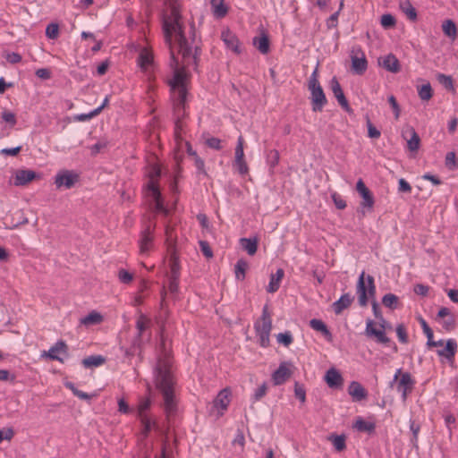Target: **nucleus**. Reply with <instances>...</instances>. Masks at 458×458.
Wrapping results in <instances>:
<instances>
[{"label":"nucleus","instance_id":"obj_62","mask_svg":"<svg viewBox=\"0 0 458 458\" xmlns=\"http://www.w3.org/2000/svg\"><path fill=\"white\" fill-rule=\"evenodd\" d=\"M267 394V384L263 383L253 394V400L259 401Z\"/></svg>","mask_w":458,"mask_h":458},{"label":"nucleus","instance_id":"obj_12","mask_svg":"<svg viewBox=\"0 0 458 458\" xmlns=\"http://www.w3.org/2000/svg\"><path fill=\"white\" fill-rule=\"evenodd\" d=\"M310 91V99L312 104V111L320 112L327 104V98L322 87H317Z\"/></svg>","mask_w":458,"mask_h":458},{"label":"nucleus","instance_id":"obj_43","mask_svg":"<svg viewBox=\"0 0 458 458\" xmlns=\"http://www.w3.org/2000/svg\"><path fill=\"white\" fill-rule=\"evenodd\" d=\"M410 429L412 433V437L411 439V442L414 447H418V436L420 429V426L419 424H416L415 421L410 422Z\"/></svg>","mask_w":458,"mask_h":458},{"label":"nucleus","instance_id":"obj_33","mask_svg":"<svg viewBox=\"0 0 458 458\" xmlns=\"http://www.w3.org/2000/svg\"><path fill=\"white\" fill-rule=\"evenodd\" d=\"M414 385V380L411 378V376L409 372H404L402 374L400 380L397 385V390H412Z\"/></svg>","mask_w":458,"mask_h":458},{"label":"nucleus","instance_id":"obj_63","mask_svg":"<svg viewBox=\"0 0 458 458\" xmlns=\"http://www.w3.org/2000/svg\"><path fill=\"white\" fill-rule=\"evenodd\" d=\"M14 436V431L13 428H3L0 429V443L3 440H11Z\"/></svg>","mask_w":458,"mask_h":458},{"label":"nucleus","instance_id":"obj_53","mask_svg":"<svg viewBox=\"0 0 458 458\" xmlns=\"http://www.w3.org/2000/svg\"><path fill=\"white\" fill-rule=\"evenodd\" d=\"M445 165L449 169H454L458 166L456 162V155L454 151L448 152L445 156Z\"/></svg>","mask_w":458,"mask_h":458},{"label":"nucleus","instance_id":"obj_14","mask_svg":"<svg viewBox=\"0 0 458 458\" xmlns=\"http://www.w3.org/2000/svg\"><path fill=\"white\" fill-rule=\"evenodd\" d=\"M330 87L335 98L337 99L338 104L345 110L350 111L349 103L344 94L342 87L335 77H334L330 81Z\"/></svg>","mask_w":458,"mask_h":458},{"label":"nucleus","instance_id":"obj_8","mask_svg":"<svg viewBox=\"0 0 458 458\" xmlns=\"http://www.w3.org/2000/svg\"><path fill=\"white\" fill-rule=\"evenodd\" d=\"M381 327H384L383 326ZM365 334L369 337L374 336L376 338V341L379 344L388 345L390 343V339L386 336L384 329L376 328L375 323L371 319H367L366 321Z\"/></svg>","mask_w":458,"mask_h":458},{"label":"nucleus","instance_id":"obj_36","mask_svg":"<svg viewBox=\"0 0 458 458\" xmlns=\"http://www.w3.org/2000/svg\"><path fill=\"white\" fill-rule=\"evenodd\" d=\"M443 32L452 39L457 36V28L452 20H445L442 24Z\"/></svg>","mask_w":458,"mask_h":458},{"label":"nucleus","instance_id":"obj_4","mask_svg":"<svg viewBox=\"0 0 458 458\" xmlns=\"http://www.w3.org/2000/svg\"><path fill=\"white\" fill-rule=\"evenodd\" d=\"M356 292L359 305L360 307H366L369 299H374L376 295V285L373 276L370 275L365 276V272L362 271L357 282Z\"/></svg>","mask_w":458,"mask_h":458},{"label":"nucleus","instance_id":"obj_54","mask_svg":"<svg viewBox=\"0 0 458 458\" xmlns=\"http://www.w3.org/2000/svg\"><path fill=\"white\" fill-rule=\"evenodd\" d=\"M294 394L296 398H298L301 403H305L306 401V391L303 386L300 385L298 382L294 385Z\"/></svg>","mask_w":458,"mask_h":458},{"label":"nucleus","instance_id":"obj_22","mask_svg":"<svg viewBox=\"0 0 458 458\" xmlns=\"http://www.w3.org/2000/svg\"><path fill=\"white\" fill-rule=\"evenodd\" d=\"M353 301V297L350 293L343 294L336 301H335L332 305L334 312L336 315H339L343 312L344 310L347 309L351 306Z\"/></svg>","mask_w":458,"mask_h":458},{"label":"nucleus","instance_id":"obj_24","mask_svg":"<svg viewBox=\"0 0 458 458\" xmlns=\"http://www.w3.org/2000/svg\"><path fill=\"white\" fill-rule=\"evenodd\" d=\"M36 177V173L31 170H18L15 178L14 184L17 186L25 185L28 182L34 180Z\"/></svg>","mask_w":458,"mask_h":458},{"label":"nucleus","instance_id":"obj_25","mask_svg":"<svg viewBox=\"0 0 458 458\" xmlns=\"http://www.w3.org/2000/svg\"><path fill=\"white\" fill-rule=\"evenodd\" d=\"M210 5L214 16L217 19L224 18L228 13V7L225 0H211Z\"/></svg>","mask_w":458,"mask_h":458},{"label":"nucleus","instance_id":"obj_17","mask_svg":"<svg viewBox=\"0 0 458 458\" xmlns=\"http://www.w3.org/2000/svg\"><path fill=\"white\" fill-rule=\"evenodd\" d=\"M348 394L355 402H360L366 399L368 393L366 389L357 381H352L348 386Z\"/></svg>","mask_w":458,"mask_h":458},{"label":"nucleus","instance_id":"obj_6","mask_svg":"<svg viewBox=\"0 0 458 458\" xmlns=\"http://www.w3.org/2000/svg\"><path fill=\"white\" fill-rule=\"evenodd\" d=\"M80 174L74 170H60L55 176V187L58 190H69L75 186V184L80 181Z\"/></svg>","mask_w":458,"mask_h":458},{"label":"nucleus","instance_id":"obj_40","mask_svg":"<svg viewBox=\"0 0 458 458\" xmlns=\"http://www.w3.org/2000/svg\"><path fill=\"white\" fill-rule=\"evenodd\" d=\"M331 440L336 451L341 452L346 448L344 436H334L331 437Z\"/></svg>","mask_w":458,"mask_h":458},{"label":"nucleus","instance_id":"obj_13","mask_svg":"<svg viewBox=\"0 0 458 458\" xmlns=\"http://www.w3.org/2000/svg\"><path fill=\"white\" fill-rule=\"evenodd\" d=\"M221 38L224 41L226 47L232 50L233 53L239 55L241 53L240 42L234 33L229 30H223L221 33Z\"/></svg>","mask_w":458,"mask_h":458},{"label":"nucleus","instance_id":"obj_45","mask_svg":"<svg viewBox=\"0 0 458 458\" xmlns=\"http://www.w3.org/2000/svg\"><path fill=\"white\" fill-rule=\"evenodd\" d=\"M395 22L394 17L390 13H386L381 16L380 23L385 29L394 27Z\"/></svg>","mask_w":458,"mask_h":458},{"label":"nucleus","instance_id":"obj_28","mask_svg":"<svg viewBox=\"0 0 458 458\" xmlns=\"http://www.w3.org/2000/svg\"><path fill=\"white\" fill-rule=\"evenodd\" d=\"M400 9L407 18L412 21L417 20V12L413 7L412 4L410 0H401L399 4Z\"/></svg>","mask_w":458,"mask_h":458},{"label":"nucleus","instance_id":"obj_56","mask_svg":"<svg viewBox=\"0 0 458 458\" xmlns=\"http://www.w3.org/2000/svg\"><path fill=\"white\" fill-rule=\"evenodd\" d=\"M199 248H200V250L202 252V254L207 258V259H211L213 258V251L208 244V242L206 241H199Z\"/></svg>","mask_w":458,"mask_h":458},{"label":"nucleus","instance_id":"obj_47","mask_svg":"<svg viewBox=\"0 0 458 458\" xmlns=\"http://www.w3.org/2000/svg\"><path fill=\"white\" fill-rule=\"evenodd\" d=\"M149 193H150V196L152 197L153 200L155 201L156 209L157 211H159V212L167 213V210L164 207V203H163L162 195H161L160 191L158 190V196L155 195L152 192H149Z\"/></svg>","mask_w":458,"mask_h":458},{"label":"nucleus","instance_id":"obj_15","mask_svg":"<svg viewBox=\"0 0 458 458\" xmlns=\"http://www.w3.org/2000/svg\"><path fill=\"white\" fill-rule=\"evenodd\" d=\"M231 391L228 388L222 389L214 400V407L220 409L219 415H223L224 411L227 410V407L231 402L230 399Z\"/></svg>","mask_w":458,"mask_h":458},{"label":"nucleus","instance_id":"obj_35","mask_svg":"<svg viewBox=\"0 0 458 458\" xmlns=\"http://www.w3.org/2000/svg\"><path fill=\"white\" fill-rule=\"evenodd\" d=\"M253 44L261 54H267L269 51V39L267 35L254 38Z\"/></svg>","mask_w":458,"mask_h":458},{"label":"nucleus","instance_id":"obj_52","mask_svg":"<svg viewBox=\"0 0 458 458\" xmlns=\"http://www.w3.org/2000/svg\"><path fill=\"white\" fill-rule=\"evenodd\" d=\"M151 401L149 398L141 399L138 407L139 417H141L142 415H147L146 411L149 409Z\"/></svg>","mask_w":458,"mask_h":458},{"label":"nucleus","instance_id":"obj_23","mask_svg":"<svg viewBox=\"0 0 458 458\" xmlns=\"http://www.w3.org/2000/svg\"><path fill=\"white\" fill-rule=\"evenodd\" d=\"M153 64V54L148 47H143L138 57V64L141 70L147 71Z\"/></svg>","mask_w":458,"mask_h":458},{"label":"nucleus","instance_id":"obj_9","mask_svg":"<svg viewBox=\"0 0 458 458\" xmlns=\"http://www.w3.org/2000/svg\"><path fill=\"white\" fill-rule=\"evenodd\" d=\"M351 60L352 72L358 75H362L368 68V61L365 54L360 49H358L356 54H354L353 50Z\"/></svg>","mask_w":458,"mask_h":458},{"label":"nucleus","instance_id":"obj_44","mask_svg":"<svg viewBox=\"0 0 458 458\" xmlns=\"http://www.w3.org/2000/svg\"><path fill=\"white\" fill-rule=\"evenodd\" d=\"M243 144L244 140L242 136H240L237 140V145L235 148V159L234 161H241V159H244V151H243Z\"/></svg>","mask_w":458,"mask_h":458},{"label":"nucleus","instance_id":"obj_58","mask_svg":"<svg viewBox=\"0 0 458 458\" xmlns=\"http://www.w3.org/2000/svg\"><path fill=\"white\" fill-rule=\"evenodd\" d=\"M396 335L401 343L406 344L408 342L407 333L405 327L403 325L397 326Z\"/></svg>","mask_w":458,"mask_h":458},{"label":"nucleus","instance_id":"obj_38","mask_svg":"<svg viewBox=\"0 0 458 458\" xmlns=\"http://www.w3.org/2000/svg\"><path fill=\"white\" fill-rule=\"evenodd\" d=\"M418 94L421 100H429L433 95L430 84L427 83L418 88Z\"/></svg>","mask_w":458,"mask_h":458},{"label":"nucleus","instance_id":"obj_46","mask_svg":"<svg viewBox=\"0 0 458 458\" xmlns=\"http://www.w3.org/2000/svg\"><path fill=\"white\" fill-rule=\"evenodd\" d=\"M232 444L234 446L239 445L240 451L241 452L243 451L244 445H245V437H244V434H243L242 430H241V429L237 430L236 435H235Z\"/></svg>","mask_w":458,"mask_h":458},{"label":"nucleus","instance_id":"obj_31","mask_svg":"<svg viewBox=\"0 0 458 458\" xmlns=\"http://www.w3.org/2000/svg\"><path fill=\"white\" fill-rule=\"evenodd\" d=\"M353 428L360 432L372 433V432H374V430L376 428V425L374 422L367 421V420H363L362 418H359L355 421Z\"/></svg>","mask_w":458,"mask_h":458},{"label":"nucleus","instance_id":"obj_32","mask_svg":"<svg viewBox=\"0 0 458 458\" xmlns=\"http://www.w3.org/2000/svg\"><path fill=\"white\" fill-rule=\"evenodd\" d=\"M310 326L312 329L323 334L327 338H331L332 334L328 330L327 325L320 319L313 318L310 321Z\"/></svg>","mask_w":458,"mask_h":458},{"label":"nucleus","instance_id":"obj_39","mask_svg":"<svg viewBox=\"0 0 458 458\" xmlns=\"http://www.w3.org/2000/svg\"><path fill=\"white\" fill-rule=\"evenodd\" d=\"M149 324H150V321L146 316L141 314L139 317V318L137 319V322H136V328L138 330L139 336H141L143 332L148 327Z\"/></svg>","mask_w":458,"mask_h":458},{"label":"nucleus","instance_id":"obj_49","mask_svg":"<svg viewBox=\"0 0 458 458\" xmlns=\"http://www.w3.org/2000/svg\"><path fill=\"white\" fill-rule=\"evenodd\" d=\"M443 321L441 322L442 324V327L446 331H451L453 329H454L455 327V318L454 316L452 314L446 318H442Z\"/></svg>","mask_w":458,"mask_h":458},{"label":"nucleus","instance_id":"obj_16","mask_svg":"<svg viewBox=\"0 0 458 458\" xmlns=\"http://www.w3.org/2000/svg\"><path fill=\"white\" fill-rule=\"evenodd\" d=\"M67 353V345L64 341H58L55 345H53L47 352H44L42 356L48 357L50 360L63 361L62 358L59 357V354H66Z\"/></svg>","mask_w":458,"mask_h":458},{"label":"nucleus","instance_id":"obj_21","mask_svg":"<svg viewBox=\"0 0 458 458\" xmlns=\"http://www.w3.org/2000/svg\"><path fill=\"white\" fill-rule=\"evenodd\" d=\"M379 64L384 69L393 73L398 72L401 69L399 60L392 54L386 55Z\"/></svg>","mask_w":458,"mask_h":458},{"label":"nucleus","instance_id":"obj_5","mask_svg":"<svg viewBox=\"0 0 458 458\" xmlns=\"http://www.w3.org/2000/svg\"><path fill=\"white\" fill-rule=\"evenodd\" d=\"M254 329L259 343L262 347H267L270 344V332L272 330V318L267 305L262 310L260 318L254 323Z\"/></svg>","mask_w":458,"mask_h":458},{"label":"nucleus","instance_id":"obj_30","mask_svg":"<svg viewBox=\"0 0 458 458\" xmlns=\"http://www.w3.org/2000/svg\"><path fill=\"white\" fill-rule=\"evenodd\" d=\"M103 320V317L97 311H91L87 316L81 318V324L84 326H91L100 324Z\"/></svg>","mask_w":458,"mask_h":458},{"label":"nucleus","instance_id":"obj_34","mask_svg":"<svg viewBox=\"0 0 458 458\" xmlns=\"http://www.w3.org/2000/svg\"><path fill=\"white\" fill-rule=\"evenodd\" d=\"M248 267H249V264L243 259H241L236 262V264L234 266V273H235V277L237 280H239V281L244 280L246 270L248 269Z\"/></svg>","mask_w":458,"mask_h":458},{"label":"nucleus","instance_id":"obj_50","mask_svg":"<svg viewBox=\"0 0 458 458\" xmlns=\"http://www.w3.org/2000/svg\"><path fill=\"white\" fill-rule=\"evenodd\" d=\"M420 137L419 135L413 131L411 138L408 140L407 145L408 148L411 151H416L419 149L420 147Z\"/></svg>","mask_w":458,"mask_h":458},{"label":"nucleus","instance_id":"obj_41","mask_svg":"<svg viewBox=\"0 0 458 458\" xmlns=\"http://www.w3.org/2000/svg\"><path fill=\"white\" fill-rule=\"evenodd\" d=\"M276 339L279 344H282L284 346H289L293 341V335L290 331L279 333L276 335Z\"/></svg>","mask_w":458,"mask_h":458},{"label":"nucleus","instance_id":"obj_29","mask_svg":"<svg viewBox=\"0 0 458 458\" xmlns=\"http://www.w3.org/2000/svg\"><path fill=\"white\" fill-rule=\"evenodd\" d=\"M106 361V359L102 355H91L87 358H84L81 360V364L84 368H97L103 365Z\"/></svg>","mask_w":458,"mask_h":458},{"label":"nucleus","instance_id":"obj_55","mask_svg":"<svg viewBox=\"0 0 458 458\" xmlns=\"http://www.w3.org/2000/svg\"><path fill=\"white\" fill-rule=\"evenodd\" d=\"M118 278L123 284H130L133 279V275L125 269H120Z\"/></svg>","mask_w":458,"mask_h":458},{"label":"nucleus","instance_id":"obj_11","mask_svg":"<svg viewBox=\"0 0 458 458\" xmlns=\"http://www.w3.org/2000/svg\"><path fill=\"white\" fill-rule=\"evenodd\" d=\"M154 229L150 225L147 226L140 233L139 247L140 254H147L153 247Z\"/></svg>","mask_w":458,"mask_h":458},{"label":"nucleus","instance_id":"obj_51","mask_svg":"<svg viewBox=\"0 0 458 458\" xmlns=\"http://www.w3.org/2000/svg\"><path fill=\"white\" fill-rule=\"evenodd\" d=\"M59 28L57 24H48L46 29V36L50 39H55L58 37Z\"/></svg>","mask_w":458,"mask_h":458},{"label":"nucleus","instance_id":"obj_37","mask_svg":"<svg viewBox=\"0 0 458 458\" xmlns=\"http://www.w3.org/2000/svg\"><path fill=\"white\" fill-rule=\"evenodd\" d=\"M382 303L385 307L394 310L398 307L399 298L394 293H386L382 298Z\"/></svg>","mask_w":458,"mask_h":458},{"label":"nucleus","instance_id":"obj_48","mask_svg":"<svg viewBox=\"0 0 458 458\" xmlns=\"http://www.w3.org/2000/svg\"><path fill=\"white\" fill-rule=\"evenodd\" d=\"M437 80L445 89H454V82L451 76L439 73L437 75Z\"/></svg>","mask_w":458,"mask_h":458},{"label":"nucleus","instance_id":"obj_61","mask_svg":"<svg viewBox=\"0 0 458 458\" xmlns=\"http://www.w3.org/2000/svg\"><path fill=\"white\" fill-rule=\"evenodd\" d=\"M170 277H180V267L176 259H173L170 262Z\"/></svg>","mask_w":458,"mask_h":458},{"label":"nucleus","instance_id":"obj_1","mask_svg":"<svg viewBox=\"0 0 458 458\" xmlns=\"http://www.w3.org/2000/svg\"><path fill=\"white\" fill-rule=\"evenodd\" d=\"M170 54L169 65L173 75L167 80V84L170 87V97L175 116L174 136L179 140H182L183 119L187 116L188 77L184 67L179 66V61L172 49H170Z\"/></svg>","mask_w":458,"mask_h":458},{"label":"nucleus","instance_id":"obj_20","mask_svg":"<svg viewBox=\"0 0 458 458\" xmlns=\"http://www.w3.org/2000/svg\"><path fill=\"white\" fill-rule=\"evenodd\" d=\"M325 380L331 388L340 387L344 381L342 375L334 368H331L327 371Z\"/></svg>","mask_w":458,"mask_h":458},{"label":"nucleus","instance_id":"obj_10","mask_svg":"<svg viewBox=\"0 0 458 458\" xmlns=\"http://www.w3.org/2000/svg\"><path fill=\"white\" fill-rule=\"evenodd\" d=\"M147 175L148 178L147 183L148 191L158 196V180L161 175L160 167L157 165H150Z\"/></svg>","mask_w":458,"mask_h":458},{"label":"nucleus","instance_id":"obj_2","mask_svg":"<svg viewBox=\"0 0 458 458\" xmlns=\"http://www.w3.org/2000/svg\"><path fill=\"white\" fill-rule=\"evenodd\" d=\"M181 11L180 6L175 0H169V13L163 16V30L165 35V43L171 47L172 37H175L178 44L179 53L182 55L183 62L187 64H190L188 60H196V53H193L194 42V26H191L190 33L192 38L188 39L183 31L181 23Z\"/></svg>","mask_w":458,"mask_h":458},{"label":"nucleus","instance_id":"obj_19","mask_svg":"<svg viewBox=\"0 0 458 458\" xmlns=\"http://www.w3.org/2000/svg\"><path fill=\"white\" fill-rule=\"evenodd\" d=\"M457 352V343L454 339L451 338L446 341L445 347L438 350V356L445 358L448 361L453 362Z\"/></svg>","mask_w":458,"mask_h":458},{"label":"nucleus","instance_id":"obj_7","mask_svg":"<svg viewBox=\"0 0 458 458\" xmlns=\"http://www.w3.org/2000/svg\"><path fill=\"white\" fill-rule=\"evenodd\" d=\"M356 190L362 198V201L360 204V208H362V213L365 214L366 211H371L375 204L374 196L369 188L365 185L362 179L358 180L356 183Z\"/></svg>","mask_w":458,"mask_h":458},{"label":"nucleus","instance_id":"obj_26","mask_svg":"<svg viewBox=\"0 0 458 458\" xmlns=\"http://www.w3.org/2000/svg\"><path fill=\"white\" fill-rule=\"evenodd\" d=\"M284 276V271L282 268H278L276 274H272L270 276L269 284L267 287V291L270 293H276L280 287V284Z\"/></svg>","mask_w":458,"mask_h":458},{"label":"nucleus","instance_id":"obj_59","mask_svg":"<svg viewBox=\"0 0 458 458\" xmlns=\"http://www.w3.org/2000/svg\"><path fill=\"white\" fill-rule=\"evenodd\" d=\"M317 87H321L318 80V69H315L309 79L308 88L313 89Z\"/></svg>","mask_w":458,"mask_h":458},{"label":"nucleus","instance_id":"obj_18","mask_svg":"<svg viewBox=\"0 0 458 458\" xmlns=\"http://www.w3.org/2000/svg\"><path fill=\"white\" fill-rule=\"evenodd\" d=\"M291 376V371L285 362L279 365L278 369L272 374V380L276 386L284 384Z\"/></svg>","mask_w":458,"mask_h":458},{"label":"nucleus","instance_id":"obj_60","mask_svg":"<svg viewBox=\"0 0 458 458\" xmlns=\"http://www.w3.org/2000/svg\"><path fill=\"white\" fill-rule=\"evenodd\" d=\"M206 144L210 148L219 150L222 148L221 140L218 138L211 137L206 140Z\"/></svg>","mask_w":458,"mask_h":458},{"label":"nucleus","instance_id":"obj_57","mask_svg":"<svg viewBox=\"0 0 458 458\" xmlns=\"http://www.w3.org/2000/svg\"><path fill=\"white\" fill-rule=\"evenodd\" d=\"M334 204L338 209H344L346 208V202L337 192H334L331 195Z\"/></svg>","mask_w":458,"mask_h":458},{"label":"nucleus","instance_id":"obj_27","mask_svg":"<svg viewBox=\"0 0 458 458\" xmlns=\"http://www.w3.org/2000/svg\"><path fill=\"white\" fill-rule=\"evenodd\" d=\"M259 240L254 238H241L240 245L250 256H253L258 250Z\"/></svg>","mask_w":458,"mask_h":458},{"label":"nucleus","instance_id":"obj_42","mask_svg":"<svg viewBox=\"0 0 458 458\" xmlns=\"http://www.w3.org/2000/svg\"><path fill=\"white\" fill-rule=\"evenodd\" d=\"M267 162L270 168H274L279 162V153L276 149H271L267 155Z\"/></svg>","mask_w":458,"mask_h":458},{"label":"nucleus","instance_id":"obj_64","mask_svg":"<svg viewBox=\"0 0 458 458\" xmlns=\"http://www.w3.org/2000/svg\"><path fill=\"white\" fill-rule=\"evenodd\" d=\"M2 118L4 122L10 123L11 125L16 124V117L13 112L4 111L2 114Z\"/></svg>","mask_w":458,"mask_h":458},{"label":"nucleus","instance_id":"obj_3","mask_svg":"<svg viewBox=\"0 0 458 458\" xmlns=\"http://www.w3.org/2000/svg\"><path fill=\"white\" fill-rule=\"evenodd\" d=\"M156 387L161 392L164 399V411L167 419L175 415L177 401L174 394V379L170 371V361L167 357H159L154 369Z\"/></svg>","mask_w":458,"mask_h":458}]
</instances>
